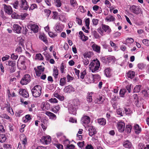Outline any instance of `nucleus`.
<instances>
[{
    "mask_svg": "<svg viewBox=\"0 0 149 149\" xmlns=\"http://www.w3.org/2000/svg\"><path fill=\"white\" fill-rule=\"evenodd\" d=\"M43 57L40 54H36L35 59L39 60H42L43 59Z\"/></svg>",
    "mask_w": 149,
    "mask_h": 149,
    "instance_id": "38",
    "label": "nucleus"
},
{
    "mask_svg": "<svg viewBox=\"0 0 149 149\" xmlns=\"http://www.w3.org/2000/svg\"><path fill=\"white\" fill-rule=\"evenodd\" d=\"M117 112L118 115H120L121 116H123L122 110L120 109H118L117 110Z\"/></svg>",
    "mask_w": 149,
    "mask_h": 149,
    "instance_id": "59",
    "label": "nucleus"
},
{
    "mask_svg": "<svg viewBox=\"0 0 149 149\" xmlns=\"http://www.w3.org/2000/svg\"><path fill=\"white\" fill-rule=\"evenodd\" d=\"M117 128L119 132H123L125 130V123L122 122H118L117 123Z\"/></svg>",
    "mask_w": 149,
    "mask_h": 149,
    "instance_id": "6",
    "label": "nucleus"
},
{
    "mask_svg": "<svg viewBox=\"0 0 149 149\" xmlns=\"http://www.w3.org/2000/svg\"><path fill=\"white\" fill-rule=\"evenodd\" d=\"M105 19L107 21L111 22L114 21L115 19L113 16L109 15Z\"/></svg>",
    "mask_w": 149,
    "mask_h": 149,
    "instance_id": "28",
    "label": "nucleus"
},
{
    "mask_svg": "<svg viewBox=\"0 0 149 149\" xmlns=\"http://www.w3.org/2000/svg\"><path fill=\"white\" fill-rule=\"evenodd\" d=\"M123 145L126 148H130L132 147V144L131 142L127 140L123 143Z\"/></svg>",
    "mask_w": 149,
    "mask_h": 149,
    "instance_id": "16",
    "label": "nucleus"
},
{
    "mask_svg": "<svg viewBox=\"0 0 149 149\" xmlns=\"http://www.w3.org/2000/svg\"><path fill=\"white\" fill-rule=\"evenodd\" d=\"M25 119L24 120V121L25 123L27 122L28 120H29L31 119L30 115L29 114L25 116Z\"/></svg>",
    "mask_w": 149,
    "mask_h": 149,
    "instance_id": "41",
    "label": "nucleus"
},
{
    "mask_svg": "<svg viewBox=\"0 0 149 149\" xmlns=\"http://www.w3.org/2000/svg\"><path fill=\"white\" fill-rule=\"evenodd\" d=\"M141 86L140 85H138L136 86L134 88L133 91L135 93H138L139 92L140 90V88Z\"/></svg>",
    "mask_w": 149,
    "mask_h": 149,
    "instance_id": "36",
    "label": "nucleus"
},
{
    "mask_svg": "<svg viewBox=\"0 0 149 149\" xmlns=\"http://www.w3.org/2000/svg\"><path fill=\"white\" fill-rule=\"evenodd\" d=\"M6 139V137L4 134L0 135V142L1 143H3L5 142Z\"/></svg>",
    "mask_w": 149,
    "mask_h": 149,
    "instance_id": "32",
    "label": "nucleus"
},
{
    "mask_svg": "<svg viewBox=\"0 0 149 149\" xmlns=\"http://www.w3.org/2000/svg\"><path fill=\"white\" fill-rule=\"evenodd\" d=\"M54 96L61 101L63 100L64 99L63 96L60 95L57 93H54Z\"/></svg>",
    "mask_w": 149,
    "mask_h": 149,
    "instance_id": "33",
    "label": "nucleus"
},
{
    "mask_svg": "<svg viewBox=\"0 0 149 149\" xmlns=\"http://www.w3.org/2000/svg\"><path fill=\"white\" fill-rule=\"evenodd\" d=\"M102 27L105 32H107L108 34H109L111 31V29L109 26L107 25L103 24L102 25Z\"/></svg>",
    "mask_w": 149,
    "mask_h": 149,
    "instance_id": "15",
    "label": "nucleus"
},
{
    "mask_svg": "<svg viewBox=\"0 0 149 149\" xmlns=\"http://www.w3.org/2000/svg\"><path fill=\"white\" fill-rule=\"evenodd\" d=\"M69 110L70 113L74 115L76 113V108L74 107H70Z\"/></svg>",
    "mask_w": 149,
    "mask_h": 149,
    "instance_id": "26",
    "label": "nucleus"
},
{
    "mask_svg": "<svg viewBox=\"0 0 149 149\" xmlns=\"http://www.w3.org/2000/svg\"><path fill=\"white\" fill-rule=\"evenodd\" d=\"M44 69L45 68L44 67H42V65H40L38 67L37 69L40 72H43Z\"/></svg>",
    "mask_w": 149,
    "mask_h": 149,
    "instance_id": "53",
    "label": "nucleus"
},
{
    "mask_svg": "<svg viewBox=\"0 0 149 149\" xmlns=\"http://www.w3.org/2000/svg\"><path fill=\"white\" fill-rule=\"evenodd\" d=\"M84 143V142L83 141L82 142H79L77 143V145L80 148H81L83 146Z\"/></svg>",
    "mask_w": 149,
    "mask_h": 149,
    "instance_id": "63",
    "label": "nucleus"
},
{
    "mask_svg": "<svg viewBox=\"0 0 149 149\" xmlns=\"http://www.w3.org/2000/svg\"><path fill=\"white\" fill-rule=\"evenodd\" d=\"M3 147L6 149H10L11 148V145L9 144H4Z\"/></svg>",
    "mask_w": 149,
    "mask_h": 149,
    "instance_id": "64",
    "label": "nucleus"
},
{
    "mask_svg": "<svg viewBox=\"0 0 149 149\" xmlns=\"http://www.w3.org/2000/svg\"><path fill=\"white\" fill-rule=\"evenodd\" d=\"M66 83V78L64 77L61 78L60 81V85L61 86H63Z\"/></svg>",
    "mask_w": 149,
    "mask_h": 149,
    "instance_id": "27",
    "label": "nucleus"
},
{
    "mask_svg": "<svg viewBox=\"0 0 149 149\" xmlns=\"http://www.w3.org/2000/svg\"><path fill=\"white\" fill-rule=\"evenodd\" d=\"M74 147L75 146L73 145H68L66 147V149H74Z\"/></svg>",
    "mask_w": 149,
    "mask_h": 149,
    "instance_id": "46",
    "label": "nucleus"
},
{
    "mask_svg": "<svg viewBox=\"0 0 149 149\" xmlns=\"http://www.w3.org/2000/svg\"><path fill=\"white\" fill-rule=\"evenodd\" d=\"M130 9L132 12L136 14H138L140 13V8L138 6L133 5L131 7Z\"/></svg>",
    "mask_w": 149,
    "mask_h": 149,
    "instance_id": "8",
    "label": "nucleus"
},
{
    "mask_svg": "<svg viewBox=\"0 0 149 149\" xmlns=\"http://www.w3.org/2000/svg\"><path fill=\"white\" fill-rule=\"evenodd\" d=\"M85 22L86 26L88 29H89V25L90 24V19L89 18L86 19L85 20Z\"/></svg>",
    "mask_w": 149,
    "mask_h": 149,
    "instance_id": "42",
    "label": "nucleus"
},
{
    "mask_svg": "<svg viewBox=\"0 0 149 149\" xmlns=\"http://www.w3.org/2000/svg\"><path fill=\"white\" fill-rule=\"evenodd\" d=\"M92 47L94 51L98 53H99L100 52V46L95 44H94L92 45Z\"/></svg>",
    "mask_w": 149,
    "mask_h": 149,
    "instance_id": "19",
    "label": "nucleus"
},
{
    "mask_svg": "<svg viewBox=\"0 0 149 149\" xmlns=\"http://www.w3.org/2000/svg\"><path fill=\"white\" fill-rule=\"evenodd\" d=\"M3 8L5 13L9 15L11 14L13 12L11 7L9 6H7L5 4H3Z\"/></svg>",
    "mask_w": 149,
    "mask_h": 149,
    "instance_id": "7",
    "label": "nucleus"
},
{
    "mask_svg": "<svg viewBox=\"0 0 149 149\" xmlns=\"http://www.w3.org/2000/svg\"><path fill=\"white\" fill-rule=\"evenodd\" d=\"M25 61H22L21 63L20 67L19 69L21 70H26V66L25 65Z\"/></svg>",
    "mask_w": 149,
    "mask_h": 149,
    "instance_id": "31",
    "label": "nucleus"
},
{
    "mask_svg": "<svg viewBox=\"0 0 149 149\" xmlns=\"http://www.w3.org/2000/svg\"><path fill=\"white\" fill-rule=\"evenodd\" d=\"M143 42L146 46H149V40L146 39H144L143 40Z\"/></svg>",
    "mask_w": 149,
    "mask_h": 149,
    "instance_id": "55",
    "label": "nucleus"
},
{
    "mask_svg": "<svg viewBox=\"0 0 149 149\" xmlns=\"http://www.w3.org/2000/svg\"><path fill=\"white\" fill-rule=\"evenodd\" d=\"M81 39L83 41H85L88 39L87 37L85 36L84 35L80 36Z\"/></svg>",
    "mask_w": 149,
    "mask_h": 149,
    "instance_id": "49",
    "label": "nucleus"
},
{
    "mask_svg": "<svg viewBox=\"0 0 149 149\" xmlns=\"http://www.w3.org/2000/svg\"><path fill=\"white\" fill-rule=\"evenodd\" d=\"M8 63L6 64L8 66L15 67L16 62L15 61L9 60L8 61Z\"/></svg>",
    "mask_w": 149,
    "mask_h": 149,
    "instance_id": "24",
    "label": "nucleus"
},
{
    "mask_svg": "<svg viewBox=\"0 0 149 149\" xmlns=\"http://www.w3.org/2000/svg\"><path fill=\"white\" fill-rule=\"evenodd\" d=\"M102 97H99V98H97L96 99L95 101V102L96 103H98L100 104L103 101V100H102Z\"/></svg>",
    "mask_w": 149,
    "mask_h": 149,
    "instance_id": "39",
    "label": "nucleus"
},
{
    "mask_svg": "<svg viewBox=\"0 0 149 149\" xmlns=\"http://www.w3.org/2000/svg\"><path fill=\"white\" fill-rule=\"evenodd\" d=\"M86 74V72L85 70L84 71L82 72L81 73L80 78L82 79H84L85 75Z\"/></svg>",
    "mask_w": 149,
    "mask_h": 149,
    "instance_id": "60",
    "label": "nucleus"
},
{
    "mask_svg": "<svg viewBox=\"0 0 149 149\" xmlns=\"http://www.w3.org/2000/svg\"><path fill=\"white\" fill-rule=\"evenodd\" d=\"M39 38L41 40L43 41L45 43H47L48 41L46 39V37L44 35H40L39 36Z\"/></svg>",
    "mask_w": 149,
    "mask_h": 149,
    "instance_id": "35",
    "label": "nucleus"
},
{
    "mask_svg": "<svg viewBox=\"0 0 149 149\" xmlns=\"http://www.w3.org/2000/svg\"><path fill=\"white\" fill-rule=\"evenodd\" d=\"M61 5L60 0H56V5L57 7H60Z\"/></svg>",
    "mask_w": 149,
    "mask_h": 149,
    "instance_id": "51",
    "label": "nucleus"
},
{
    "mask_svg": "<svg viewBox=\"0 0 149 149\" xmlns=\"http://www.w3.org/2000/svg\"><path fill=\"white\" fill-rule=\"evenodd\" d=\"M34 70H35V72L36 74V75L37 76H40L42 72H40V71L38 70L36 68H34Z\"/></svg>",
    "mask_w": 149,
    "mask_h": 149,
    "instance_id": "58",
    "label": "nucleus"
},
{
    "mask_svg": "<svg viewBox=\"0 0 149 149\" xmlns=\"http://www.w3.org/2000/svg\"><path fill=\"white\" fill-rule=\"evenodd\" d=\"M49 36L52 38H54L57 36V35L56 34L54 33L53 32H49L48 33Z\"/></svg>",
    "mask_w": 149,
    "mask_h": 149,
    "instance_id": "57",
    "label": "nucleus"
},
{
    "mask_svg": "<svg viewBox=\"0 0 149 149\" xmlns=\"http://www.w3.org/2000/svg\"><path fill=\"white\" fill-rule=\"evenodd\" d=\"M74 89L70 85L66 86L64 89V92L68 93L74 92Z\"/></svg>",
    "mask_w": 149,
    "mask_h": 149,
    "instance_id": "10",
    "label": "nucleus"
},
{
    "mask_svg": "<svg viewBox=\"0 0 149 149\" xmlns=\"http://www.w3.org/2000/svg\"><path fill=\"white\" fill-rule=\"evenodd\" d=\"M58 74V69L56 68H54L53 70V75L55 78H57Z\"/></svg>",
    "mask_w": 149,
    "mask_h": 149,
    "instance_id": "37",
    "label": "nucleus"
},
{
    "mask_svg": "<svg viewBox=\"0 0 149 149\" xmlns=\"http://www.w3.org/2000/svg\"><path fill=\"white\" fill-rule=\"evenodd\" d=\"M63 10L66 12H69L70 10V8L68 6H65L63 7Z\"/></svg>",
    "mask_w": 149,
    "mask_h": 149,
    "instance_id": "50",
    "label": "nucleus"
},
{
    "mask_svg": "<svg viewBox=\"0 0 149 149\" xmlns=\"http://www.w3.org/2000/svg\"><path fill=\"white\" fill-rule=\"evenodd\" d=\"M42 88L39 85L35 86L31 90V92L33 96L35 97H39L41 94Z\"/></svg>",
    "mask_w": 149,
    "mask_h": 149,
    "instance_id": "2",
    "label": "nucleus"
},
{
    "mask_svg": "<svg viewBox=\"0 0 149 149\" xmlns=\"http://www.w3.org/2000/svg\"><path fill=\"white\" fill-rule=\"evenodd\" d=\"M37 5L36 4H32L29 8V10H33L35 8H36L37 7Z\"/></svg>",
    "mask_w": 149,
    "mask_h": 149,
    "instance_id": "56",
    "label": "nucleus"
},
{
    "mask_svg": "<svg viewBox=\"0 0 149 149\" xmlns=\"http://www.w3.org/2000/svg\"><path fill=\"white\" fill-rule=\"evenodd\" d=\"M92 77L94 79H99L100 77V76L97 74H92Z\"/></svg>",
    "mask_w": 149,
    "mask_h": 149,
    "instance_id": "61",
    "label": "nucleus"
},
{
    "mask_svg": "<svg viewBox=\"0 0 149 149\" xmlns=\"http://www.w3.org/2000/svg\"><path fill=\"white\" fill-rule=\"evenodd\" d=\"M8 70L10 73H13L15 71L16 67L8 66Z\"/></svg>",
    "mask_w": 149,
    "mask_h": 149,
    "instance_id": "25",
    "label": "nucleus"
},
{
    "mask_svg": "<svg viewBox=\"0 0 149 149\" xmlns=\"http://www.w3.org/2000/svg\"><path fill=\"white\" fill-rule=\"evenodd\" d=\"M134 129L135 133L136 134H138L141 131V129L138 124L135 125L134 126Z\"/></svg>",
    "mask_w": 149,
    "mask_h": 149,
    "instance_id": "20",
    "label": "nucleus"
},
{
    "mask_svg": "<svg viewBox=\"0 0 149 149\" xmlns=\"http://www.w3.org/2000/svg\"><path fill=\"white\" fill-rule=\"evenodd\" d=\"M83 124H88L90 121V117L86 116H84L82 118Z\"/></svg>",
    "mask_w": 149,
    "mask_h": 149,
    "instance_id": "13",
    "label": "nucleus"
},
{
    "mask_svg": "<svg viewBox=\"0 0 149 149\" xmlns=\"http://www.w3.org/2000/svg\"><path fill=\"white\" fill-rule=\"evenodd\" d=\"M105 73L106 76L110 77L111 75L110 69L109 68H107L105 69Z\"/></svg>",
    "mask_w": 149,
    "mask_h": 149,
    "instance_id": "30",
    "label": "nucleus"
},
{
    "mask_svg": "<svg viewBox=\"0 0 149 149\" xmlns=\"http://www.w3.org/2000/svg\"><path fill=\"white\" fill-rule=\"evenodd\" d=\"M31 30L34 33H37L38 31V26L36 24H31L29 26Z\"/></svg>",
    "mask_w": 149,
    "mask_h": 149,
    "instance_id": "17",
    "label": "nucleus"
},
{
    "mask_svg": "<svg viewBox=\"0 0 149 149\" xmlns=\"http://www.w3.org/2000/svg\"><path fill=\"white\" fill-rule=\"evenodd\" d=\"M98 122L100 125H104L106 123V120L103 118L98 119Z\"/></svg>",
    "mask_w": 149,
    "mask_h": 149,
    "instance_id": "23",
    "label": "nucleus"
},
{
    "mask_svg": "<svg viewBox=\"0 0 149 149\" xmlns=\"http://www.w3.org/2000/svg\"><path fill=\"white\" fill-rule=\"evenodd\" d=\"M51 141V137L49 136H43L40 140V142L44 144H49Z\"/></svg>",
    "mask_w": 149,
    "mask_h": 149,
    "instance_id": "4",
    "label": "nucleus"
},
{
    "mask_svg": "<svg viewBox=\"0 0 149 149\" xmlns=\"http://www.w3.org/2000/svg\"><path fill=\"white\" fill-rule=\"evenodd\" d=\"M79 10L81 12L84 13L86 12V10L84 9V7L81 6H79Z\"/></svg>",
    "mask_w": 149,
    "mask_h": 149,
    "instance_id": "54",
    "label": "nucleus"
},
{
    "mask_svg": "<svg viewBox=\"0 0 149 149\" xmlns=\"http://www.w3.org/2000/svg\"><path fill=\"white\" fill-rule=\"evenodd\" d=\"M28 3L26 0H21L20 1V7L22 9L27 10L29 7Z\"/></svg>",
    "mask_w": 149,
    "mask_h": 149,
    "instance_id": "5",
    "label": "nucleus"
},
{
    "mask_svg": "<svg viewBox=\"0 0 149 149\" xmlns=\"http://www.w3.org/2000/svg\"><path fill=\"white\" fill-rule=\"evenodd\" d=\"M100 65V61L97 59L93 61L90 65V69L93 72H94L98 70Z\"/></svg>",
    "mask_w": 149,
    "mask_h": 149,
    "instance_id": "1",
    "label": "nucleus"
},
{
    "mask_svg": "<svg viewBox=\"0 0 149 149\" xmlns=\"http://www.w3.org/2000/svg\"><path fill=\"white\" fill-rule=\"evenodd\" d=\"M126 92V89H121L120 92V94L121 96L123 97Z\"/></svg>",
    "mask_w": 149,
    "mask_h": 149,
    "instance_id": "43",
    "label": "nucleus"
},
{
    "mask_svg": "<svg viewBox=\"0 0 149 149\" xmlns=\"http://www.w3.org/2000/svg\"><path fill=\"white\" fill-rule=\"evenodd\" d=\"M70 3L71 6L73 7L76 8L77 4L75 0H70Z\"/></svg>",
    "mask_w": 149,
    "mask_h": 149,
    "instance_id": "29",
    "label": "nucleus"
},
{
    "mask_svg": "<svg viewBox=\"0 0 149 149\" xmlns=\"http://www.w3.org/2000/svg\"><path fill=\"white\" fill-rule=\"evenodd\" d=\"M31 77L29 74L24 75L20 81V84L22 85H26L31 81Z\"/></svg>",
    "mask_w": 149,
    "mask_h": 149,
    "instance_id": "3",
    "label": "nucleus"
},
{
    "mask_svg": "<svg viewBox=\"0 0 149 149\" xmlns=\"http://www.w3.org/2000/svg\"><path fill=\"white\" fill-rule=\"evenodd\" d=\"M41 107L43 110L46 109L48 110L50 108V105L47 102H43L41 105Z\"/></svg>",
    "mask_w": 149,
    "mask_h": 149,
    "instance_id": "18",
    "label": "nucleus"
},
{
    "mask_svg": "<svg viewBox=\"0 0 149 149\" xmlns=\"http://www.w3.org/2000/svg\"><path fill=\"white\" fill-rule=\"evenodd\" d=\"M18 57L17 55H15L14 54H12L11 56V58L13 60H16Z\"/></svg>",
    "mask_w": 149,
    "mask_h": 149,
    "instance_id": "52",
    "label": "nucleus"
},
{
    "mask_svg": "<svg viewBox=\"0 0 149 149\" xmlns=\"http://www.w3.org/2000/svg\"><path fill=\"white\" fill-rule=\"evenodd\" d=\"M45 114L49 117L50 119L52 120H56V115L54 113L48 111H47L45 113Z\"/></svg>",
    "mask_w": 149,
    "mask_h": 149,
    "instance_id": "14",
    "label": "nucleus"
},
{
    "mask_svg": "<svg viewBox=\"0 0 149 149\" xmlns=\"http://www.w3.org/2000/svg\"><path fill=\"white\" fill-rule=\"evenodd\" d=\"M135 75V73L133 71H130L127 73V76L128 78L132 79Z\"/></svg>",
    "mask_w": 149,
    "mask_h": 149,
    "instance_id": "22",
    "label": "nucleus"
},
{
    "mask_svg": "<svg viewBox=\"0 0 149 149\" xmlns=\"http://www.w3.org/2000/svg\"><path fill=\"white\" fill-rule=\"evenodd\" d=\"M132 128V127L131 125H127L126 127L125 131L127 133H130L131 131Z\"/></svg>",
    "mask_w": 149,
    "mask_h": 149,
    "instance_id": "34",
    "label": "nucleus"
},
{
    "mask_svg": "<svg viewBox=\"0 0 149 149\" xmlns=\"http://www.w3.org/2000/svg\"><path fill=\"white\" fill-rule=\"evenodd\" d=\"M124 109L125 113L126 115H129L132 113V111L130 109L128 108L127 109L125 107H124Z\"/></svg>",
    "mask_w": 149,
    "mask_h": 149,
    "instance_id": "40",
    "label": "nucleus"
},
{
    "mask_svg": "<svg viewBox=\"0 0 149 149\" xmlns=\"http://www.w3.org/2000/svg\"><path fill=\"white\" fill-rule=\"evenodd\" d=\"M55 30L56 31L60 32L61 31L62 29H61L60 27L58 25L56 26L55 28Z\"/></svg>",
    "mask_w": 149,
    "mask_h": 149,
    "instance_id": "62",
    "label": "nucleus"
},
{
    "mask_svg": "<svg viewBox=\"0 0 149 149\" xmlns=\"http://www.w3.org/2000/svg\"><path fill=\"white\" fill-rule=\"evenodd\" d=\"M89 134L91 136H92L96 133L95 129L94 127L91 126L89 127L88 129Z\"/></svg>",
    "mask_w": 149,
    "mask_h": 149,
    "instance_id": "12",
    "label": "nucleus"
},
{
    "mask_svg": "<svg viewBox=\"0 0 149 149\" xmlns=\"http://www.w3.org/2000/svg\"><path fill=\"white\" fill-rule=\"evenodd\" d=\"M44 11L45 14H46V15L48 17L49 16L51 13V11L49 9H45L44 10Z\"/></svg>",
    "mask_w": 149,
    "mask_h": 149,
    "instance_id": "45",
    "label": "nucleus"
},
{
    "mask_svg": "<svg viewBox=\"0 0 149 149\" xmlns=\"http://www.w3.org/2000/svg\"><path fill=\"white\" fill-rule=\"evenodd\" d=\"M93 93V92L90 93L88 92V93L87 100L88 102H92L93 100L92 95Z\"/></svg>",
    "mask_w": 149,
    "mask_h": 149,
    "instance_id": "21",
    "label": "nucleus"
},
{
    "mask_svg": "<svg viewBox=\"0 0 149 149\" xmlns=\"http://www.w3.org/2000/svg\"><path fill=\"white\" fill-rule=\"evenodd\" d=\"M13 28V29L15 32L17 33H21V30L22 29V28L18 25L16 24H14Z\"/></svg>",
    "mask_w": 149,
    "mask_h": 149,
    "instance_id": "11",
    "label": "nucleus"
},
{
    "mask_svg": "<svg viewBox=\"0 0 149 149\" xmlns=\"http://www.w3.org/2000/svg\"><path fill=\"white\" fill-rule=\"evenodd\" d=\"M68 82H69L70 81H72L73 79V77L70 76L69 74H68L67 76Z\"/></svg>",
    "mask_w": 149,
    "mask_h": 149,
    "instance_id": "48",
    "label": "nucleus"
},
{
    "mask_svg": "<svg viewBox=\"0 0 149 149\" xmlns=\"http://www.w3.org/2000/svg\"><path fill=\"white\" fill-rule=\"evenodd\" d=\"M19 94L25 98H27L29 97V93L24 89H19Z\"/></svg>",
    "mask_w": 149,
    "mask_h": 149,
    "instance_id": "9",
    "label": "nucleus"
},
{
    "mask_svg": "<svg viewBox=\"0 0 149 149\" xmlns=\"http://www.w3.org/2000/svg\"><path fill=\"white\" fill-rule=\"evenodd\" d=\"M18 5L19 2L17 1H15L13 4L14 8L15 9H17Z\"/></svg>",
    "mask_w": 149,
    "mask_h": 149,
    "instance_id": "44",
    "label": "nucleus"
},
{
    "mask_svg": "<svg viewBox=\"0 0 149 149\" xmlns=\"http://www.w3.org/2000/svg\"><path fill=\"white\" fill-rule=\"evenodd\" d=\"M93 24L94 25H97L98 23L99 20L97 19H94L92 20Z\"/></svg>",
    "mask_w": 149,
    "mask_h": 149,
    "instance_id": "47",
    "label": "nucleus"
}]
</instances>
